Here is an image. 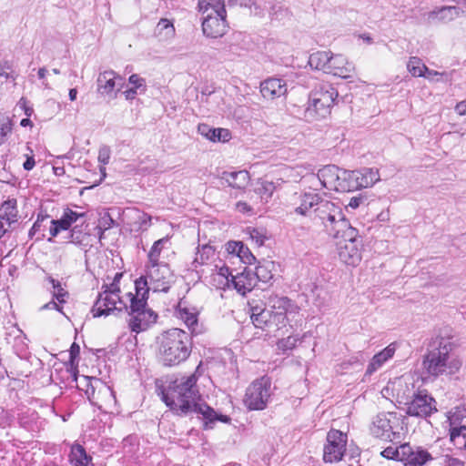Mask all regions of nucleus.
Instances as JSON below:
<instances>
[{"label":"nucleus","mask_w":466,"mask_h":466,"mask_svg":"<svg viewBox=\"0 0 466 466\" xmlns=\"http://www.w3.org/2000/svg\"><path fill=\"white\" fill-rule=\"evenodd\" d=\"M51 283L56 290L54 297L58 300L59 303L65 302V297L67 295V292L65 291L60 283L54 279H51Z\"/></svg>","instance_id":"nucleus-51"},{"label":"nucleus","mask_w":466,"mask_h":466,"mask_svg":"<svg viewBox=\"0 0 466 466\" xmlns=\"http://www.w3.org/2000/svg\"><path fill=\"white\" fill-rule=\"evenodd\" d=\"M102 290L106 291V292L110 291V292L117 293L119 295V293H120L119 284L113 282V281L110 284H104L102 286Z\"/></svg>","instance_id":"nucleus-64"},{"label":"nucleus","mask_w":466,"mask_h":466,"mask_svg":"<svg viewBox=\"0 0 466 466\" xmlns=\"http://www.w3.org/2000/svg\"><path fill=\"white\" fill-rule=\"evenodd\" d=\"M157 315L151 309H147L130 315L128 326L132 331L139 333L154 324L157 321Z\"/></svg>","instance_id":"nucleus-20"},{"label":"nucleus","mask_w":466,"mask_h":466,"mask_svg":"<svg viewBox=\"0 0 466 466\" xmlns=\"http://www.w3.org/2000/svg\"><path fill=\"white\" fill-rule=\"evenodd\" d=\"M247 233L249 235L251 240L258 247L264 244L266 236L261 229L255 228H248Z\"/></svg>","instance_id":"nucleus-47"},{"label":"nucleus","mask_w":466,"mask_h":466,"mask_svg":"<svg viewBox=\"0 0 466 466\" xmlns=\"http://www.w3.org/2000/svg\"><path fill=\"white\" fill-rule=\"evenodd\" d=\"M13 130V121L8 116H0V146L5 143Z\"/></svg>","instance_id":"nucleus-40"},{"label":"nucleus","mask_w":466,"mask_h":466,"mask_svg":"<svg viewBox=\"0 0 466 466\" xmlns=\"http://www.w3.org/2000/svg\"><path fill=\"white\" fill-rule=\"evenodd\" d=\"M332 238L339 239L337 248L339 259L347 265H359L361 261V245L358 230L350 225L349 231L348 228L343 229L338 237Z\"/></svg>","instance_id":"nucleus-6"},{"label":"nucleus","mask_w":466,"mask_h":466,"mask_svg":"<svg viewBox=\"0 0 466 466\" xmlns=\"http://www.w3.org/2000/svg\"><path fill=\"white\" fill-rule=\"evenodd\" d=\"M444 466H465L464 461L451 455L444 456Z\"/></svg>","instance_id":"nucleus-59"},{"label":"nucleus","mask_w":466,"mask_h":466,"mask_svg":"<svg viewBox=\"0 0 466 466\" xmlns=\"http://www.w3.org/2000/svg\"><path fill=\"white\" fill-rule=\"evenodd\" d=\"M401 424V420L396 413H380L373 420L370 431L376 438L396 441L400 439Z\"/></svg>","instance_id":"nucleus-8"},{"label":"nucleus","mask_w":466,"mask_h":466,"mask_svg":"<svg viewBox=\"0 0 466 466\" xmlns=\"http://www.w3.org/2000/svg\"><path fill=\"white\" fill-rule=\"evenodd\" d=\"M215 7H210L207 15L203 18L202 30L203 34L211 38L223 36L228 30V23L226 20L227 12L219 2H217Z\"/></svg>","instance_id":"nucleus-10"},{"label":"nucleus","mask_w":466,"mask_h":466,"mask_svg":"<svg viewBox=\"0 0 466 466\" xmlns=\"http://www.w3.org/2000/svg\"><path fill=\"white\" fill-rule=\"evenodd\" d=\"M157 31L158 35L164 33L165 38H171L175 35L174 25L168 19H161L157 25Z\"/></svg>","instance_id":"nucleus-43"},{"label":"nucleus","mask_w":466,"mask_h":466,"mask_svg":"<svg viewBox=\"0 0 466 466\" xmlns=\"http://www.w3.org/2000/svg\"><path fill=\"white\" fill-rule=\"evenodd\" d=\"M124 85L123 76L114 70H105L96 78V92L104 98L115 99Z\"/></svg>","instance_id":"nucleus-12"},{"label":"nucleus","mask_w":466,"mask_h":466,"mask_svg":"<svg viewBox=\"0 0 466 466\" xmlns=\"http://www.w3.org/2000/svg\"><path fill=\"white\" fill-rule=\"evenodd\" d=\"M298 340L299 339L294 336H289L285 339H281L277 343L278 350L282 352L291 350L296 347Z\"/></svg>","instance_id":"nucleus-45"},{"label":"nucleus","mask_w":466,"mask_h":466,"mask_svg":"<svg viewBox=\"0 0 466 466\" xmlns=\"http://www.w3.org/2000/svg\"><path fill=\"white\" fill-rule=\"evenodd\" d=\"M348 437L339 430H330L327 434V443L323 450L325 462L333 463L342 460L346 451Z\"/></svg>","instance_id":"nucleus-13"},{"label":"nucleus","mask_w":466,"mask_h":466,"mask_svg":"<svg viewBox=\"0 0 466 466\" xmlns=\"http://www.w3.org/2000/svg\"><path fill=\"white\" fill-rule=\"evenodd\" d=\"M401 461L405 466H423L432 460L431 455L420 447L412 448L409 443L401 445Z\"/></svg>","instance_id":"nucleus-18"},{"label":"nucleus","mask_w":466,"mask_h":466,"mask_svg":"<svg viewBox=\"0 0 466 466\" xmlns=\"http://www.w3.org/2000/svg\"><path fill=\"white\" fill-rule=\"evenodd\" d=\"M220 180L232 188L243 190L249 184L250 176L246 170L224 171L220 176Z\"/></svg>","instance_id":"nucleus-24"},{"label":"nucleus","mask_w":466,"mask_h":466,"mask_svg":"<svg viewBox=\"0 0 466 466\" xmlns=\"http://www.w3.org/2000/svg\"><path fill=\"white\" fill-rule=\"evenodd\" d=\"M315 217L324 226L327 233L331 237H338L343 229H349L350 221L345 218L342 208L339 203L320 200L319 206L314 209Z\"/></svg>","instance_id":"nucleus-5"},{"label":"nucleus","mask_w":466,"mask_h":466,"mask_svg":"<svg viewBox=\"0 0 466 466\" xmlns=\"http://www.w3.org/2000/svg\"><path fill=\"white\" fill-rule=\"evenodd\" d=\"M247 0H199L198 1V7L199 11H201L203 14H206L209 10L210 7H215L217 5V2H219L222 6L225 8L226 3L228 5L232 4H239L240 5H247Z\"/></svg>","instance_id":"nucleus-39"},{"label":"nucleus","mask_w":466,"mask_h":466,"mask_svg":"<svg viewBox=\"0 0 466 466\" xmlns=\"http://www.w3.org/2000/svg\"><path fill=\"white\" fill-rule=\"evenodd\" d=\"M355 71V66L342 55L330 54L327 74L341 78H349Z\"/></svg>","instance_id":"nucleus-19"},{"label":"nucleus","mask_w":466,"mask_h":466,"mask_svg":"<svg viewBox=\"0 0 466 466\" xmlns=\"http://www.w3.org/2000/svg\"><path fill=\"white\" fill-rule=\"evenodd\" d=\"M462 12L460 6H443L431 14V18L449 22L460 16Z\"/></svg>","instance_id":"nucleus-33"},{"label":"nucleus","mask_w":466,"mask_h":466,"mask_svg":"<svg viewBox=\"0 0 466 466\" xmlns=\"http://www.w3.org/2000/svg\"><path fill=\"white\" fill-rule=\"evenodd\" d=\"M147 290L143 292L142 297L135 296L133 293H127V299L129 301V306L127 305V313L128 315L135 314L139 311H143L147 309Z\"/></svg>","instance_id":"nucleus-35"},{"label":"nucleus","mask_w":466,"mask_h":466,"mask_svg":"<svg viewBox=\"0 0 466 466\" xmlns=\"http://www.w3.org/2000/svg\"><path fill=\"white\" fill-rule=\"evenodd\" d=\"M270 311L282 313L287 317L288 313L296 312L298 308L287 297H272L269 299Z\"/></svg>","instance_id":"nucleus-27"},{"label":"nucleus","mask_w":466,"mask_h":466,"mask_svg":"<svg viewBox=\"0 0 466 466\" xmlns=\"http://www.w3.org/2000/svg\"><path fill=\"white\" fill-rule=\"evenodd\" d=\"M135 288H136V295L137 297H142L143 292L147 290V293L149 289H151L149 285V280L147 278V275L146 277H140L135 282Z\"/></svg>","instance_id":"nucleus-48"},{"label":"nucleus","mask_w":466,"mask_h":466,"mask_svg":"<svg viewBox=\"0 0 466 466\" xmlns=\"http://www.w3.org/2000/svg\"><path fill=\"white\" fill-rule=\"evenodd\" d=\"M417 393L415 378L411 374H404L389 381L382 389L381 394L385 398H394L400 404L408 401Z\"/></svg>","instance_id":"nucleus-9"},{"label":"nucleus","mask_w":466,"mask_h":466,"mask_svg":"<svg viewBox=\"0 0 466 466\" xmlns=\"http://www.w3.org/2000/svg\"><path fill=\"white\" fill-rule=\"evenodd\" d=\"M191 351V336L181 329H167L156 339V356L163 366L179 365L187 360Z\"/></svg>","instance_id":"nucleus-2"},{"label":"nucleus","mask_w":466,"mask_h":466,"mask_svg":"<svg viewBox=\"0 0 466 466\" xmlns=\"http://www.w3.org/2000/svg\"><path fill=\"white\" fill-rule=\"evenodd\" d=\"M48 224H56L61 231L67 230L71 227V225L68 223L67 219L65 218L64 215H62L61 218L57 220L50 219L48 221Z\"/></svg>","instance_id":"nucleus-58"},{"label":"nucleus","mask_w":466,"mask_h":466,"mask_svg":"<svg viewBox=\"0 0 466 466\" xmlns=\"http://www.w3.org/2000/svg\"><path fill=\"white\" fill-rule=\"evenodd\" d=\"M17 106L24 110L25 114L29 117L34 112V109L32 106L28 105L27 100L25 97L20 98V100L17 103Z\"/></svg>","instance_id":"nucleus-61"},{"label":"nucleus","mask_w":466,"mask_h":466,"mask_svg":"<svg viewBox=\"0 0 466 466\" xmlns=\"http://www.w3.org/2000/svg\"><path fill=\"white\" fill-rule=\"evenodd\" d=\"M462 438L464 441H466V426H460L457 427L455 425H451L450 429V438L451 441L456 445V444H461L459 440L460 438Z\"/></svg>","instance_id":"nucleus-44"},{"label":"nucleus","mask_w":466,"mask_h":466,"mask_svg":"<svg viewBox=\"0 0 466 466\" xmlns=\"http://www.w3.org/2000/svg\"><path fill=\"white\" fill-rule=\"evenodd\" d=\"M300 204L296 208L295 212L305 216L307 212L316 206H319L320 202V198L316 193H304L299 196Z\"/></svg>","instance_id":"nucleus-30"},{"label":"nucleus","mask_w":466,"mask_h":466,"mask_svg":"<svg viewBox=\"0 0 466 466\" xmlns=\"http://www.w3.org/2000/svg\"><path fill=\"white\" fill-rule=\"evenodd\" d=\"M228 250L232 253H236L239 258H242L248 251V248H245L243 244L240 242H229L228 244Z\"/></svg>","instance_id":"nucleus-52"},{"label":"nucleus","mask_w":466,"mask_h":466,"mask_svg":"<svg viewBox=\"0 0 466 466\" xmlns=\"http://www.w3.org/2000/svg\"><path fill=\"white\" fill-rule=\"evenodd\" d=\"M0 217L5 218L12 224L18 220L17 202L15 198H8L0 207Z\"/></svg>","instance_id":"nucleus-32"},{"label":"nucleus","mask_w":466,"mask_h":466,"mask_svg":"<svg viewBox=\"0 0 466 466\" xmlns=\"http://www.w3.org/2000/svg\"><path fill=\"white\" fill-rule=\"evenodd\" d=\"M274 267L273 262L268 261L263 264H259L256 267L255 274L256 281L268 282L273 278L272 268Z\"/></svg>","instance_id":"nucleus-37"},{"label":"nucleus","mask_w":466,"mask_h":466,"mask_svg":"<svg viewBox=\"0 0 466 466\" xmlns=\"http://www.w3.org/2000/svg\"><path fill=\"white\" fill-rule=\"evenodd\" d=\"M396 351V345L395 343H390L389 346H387L385 349H383L379 353L375 354L371 360L370 361L367 370L366 374L371 375L375 371H377L379 369H380L385 362H387L389 360H390Z\"/></svg>","instance_id":"nucleus-25"},{"label":"nucleus","mask_w":466,"mask_h":466,"mask_svg":"<svg viewBox=\"0 0 466 466\" xmlns=\"http://www.w3.org/2000/svg\"><path fill=\"white\" fill-rule=\"evenodd\" d=\"M128 82L133 86L132 88H136L137 90L145 86V79L137 74L131 75L128 78Z\"/></svg>","instance_id":"nucleus-57"},{"label":"nucleus","mask_w":466,"mask_h":466,"mask_svg":"<svg viewBox=\"0 0 466 466\" xmlns=\"http://www.w3.org/2000/svg\"><path fill=\"white\" fill-rule=\"evenodd\" d=\"M231 274L229 268L226 266L216 267V272L212 274V283L218 289H226L231 288Z\"/></svg>","instance_id":"nucleus-28"},{"label":"nucleus","mask_w":466,"mask_h":466,"mask_svg":"<svg viewBox=\"0 0 466 466\" xmlns=\"http://www.w3.org/2000/svg\"><path fill=\"white\" fill-rule=\"evenodd\" d=\"M198 132L212 142H226L230 138V132L226 128H213L207 124H199Z\"/></svg>","instance_id":"nucleus-26"},{"label":"nucleus","mask_w":466,"mask_h":466,"mask_svg":"<svg viewBox=\"0 0 466 466\" xmlns=\"http://www.w3.org/2000/svg\"><path fill=\"white\" fill-rule=\"evenodd\" d=\"M272 395L271 380L263 376L252 381L247 388L243 402L249 410H263Z\"/></svg>","instance_id":"nucleus-7"},{"label":"nucleus","mask_w":466,"mask_h":466,"mask_svg":"<svg viewBox=\"0 0 466 466\" xmlns=\"http://www.w3.org/2000/svg\"><path fill=\"white\" fill-rule=\"evenodd\" d=\"M147 275L154 292H167L173 283V274L167 263L147 266Z\"/></svg>","instance_id":"nucleus-14"},{"label":"nucleus","mask_w":466,"mask_h":466,"mask_svg":"<svg viewBox=\"0 0 466 466\" xmlns=\"http://www.w3.org/2000/svg\"><path fill=\"white\" fill-rule=\"evenodd\" d=\"M84 238L85 235L80 230L76 229V227L71 230L69 236V242L74 243L76 245H82Z\"/></svg>","instance_id":"nucleus-54"},{"label":"nucleus","mask_w":466,"mask_h":466,"mask_svg":"<svg viewBox=\"0 0 466 466\" xmlns=\"http://www.w3.org/2000/svg\"><path fill=\"white\" fill-rule=\"evenodd\" d=\"M236 209L243 214H251L252 213V208L248 205V203L239 201L236 204Z\"/></svg>","instance_id":"nucleus-63"},{"label":"nucleus","mask_w":466,"mask_h":466,"mask_svg":"<svg viewBox=\"0 0 466 466\" xmlns=\"http://www.w3.org/2000/svg\"><path fill=\"white\" fill-rule=\"evenodd\" d=\"M405 405L410 416L427 417L437 411L435 400L426 391L417 392Z\"/></svg>","instance_id":"nucleus-16"},{"label":"nucleus","mask_w":466,"mask_h":466,"mask_svg":"<svg viewBox=\"0 0 466 466\" xmlns=\"http://www.w3.org/2000/svg\"><path fill=\"white\" fill-rule=\"evenodd\" d=\"M167 242H168V238H162L154 242L153 246L151 247V248L147 254L148 262H147V266L161 265L162 264V263H159V257H160V254H161L164 245Z\"/></svg>","instance_id":"nucleus-36"},{"label":"nucleus","mask_w":466,"mask_h":466,"mask_svg":"<svg viewBox=\"0 0 466 466\" xmlns=\"http://www.w3.org/2000/svg\"><path fill=\"white\" fill-rule=\"evenodd\" d=\"M252 320L256 328L266 329L270 328L271 311L270 309H264L260 314H256Z\"/></svg>","instance_id":"nucleus-42"},{"label":"nucleus","mask_w":466,"mask_h":466,"mask_svg":"<svg viewBox=\"0 0 466 466\" xmlns=\"http://www.w3.org/2000/svg\"><path fill=\"white\" fill-rule=\"evenodd\" d=\"M176 312L177 317L184 322L190 330L191 335H198L201 332V327L198 323V312L195 308H188L179 303Z\"/></svg>","instance_id":"nucleus-22"},{"label":"nucleus","mask_w":466,"mask_h":466,"mask_svg":"<svg viewBox=\"0 0 466 466\" xmlns=\"http://www.w3.org/2000/svg\"><path fill=\"white\" fill-rule=\"evenodd\" d=\"M381 456L388 460H394L401 461V445L395 448L392 446L387 447L380 452Z\"/></svg>","instance_id":"nucleus-46"},{"label":"nucleus","mask_w":466,"mask_h":466,"mask_svg":"<svg viewBox=\"0 0 466 466\" xmlns=\"http://www.w3.org/2000/svg\"><path fill=\"white\" fill-rule=\"evenodd\" d=\"M338 97V91L329 83L316 85L310 92L306 116L310 120H319L330 114L331 106Z\"/></svg>","instance_id":"nucleus-4"},{"label":"nucleus","mask_w":466,"mask_h":466,"mask_svg":"<svg viewBox=\"0 0 466 466\" xmlns=\"http://www.w3.org/2000/svg\"><path fill=\"white\" fill-rule=\"evenodd\" d=\"M288 322V319L282 313H276L271 311V319H270V328H276L279 329L282 327H285Z\"/></svg>","instance_id":"nucleus-49"},{"label":"nucleus","mask_w":466,"mask_h":466,"mask_svg":"<svg viewBox=\"0 0 466 466\" xmlns=\"http://www.w3.org/2000/svg\"><path fill=\"white\" fill-rule=\"evenodd\" d=\"M347 191H354L362 187L373 186L380 180V174L377 168L363 167L360 170L348 171Z\"/></svg>","instance_id":"nucleus-17"},{"label":"nucleus","mask_w":466,"mask_h":466,"mask_svg":"<svg viewBox=\"0 0 466 466\" xmlns=\"http://www.w3.org/2000/svg\"><path fill=\"white\" fill-rule=\"evenodd\" d=\"M199 369L200 365L197 367L194 373L183 376L171 382L167 391H162V400L171 410L181 415L190 412L201 414L203 419L206 420L205 425L207 428L208 422H213L218 418L212 408L204 402H199L200 394L197 385Z\"/></svg>","instance_id":"nucleus-1"},{"label":"nucleus","mask_w":466,"mask_h":466,"mask_svg":"<svg viewBox=\"0 0 466 466\" xmlns=\"http://www.w3.org/2000/svg\"><path fill=\"white\" fill-rule=\"evenodd\" d=\"M13 224L5 218L0 217V238L9 231Z\"/></svg>","instance_id":"nucleus-62"},{"label":"nucleus","mask_w":466,"mask_h":466,"mask_svg":"<svg viewBox=\"0 0 466 466\" xmlns=\"http://www.w3.org/2000/svg\"><path fill=\"white\" fill-rule=\"evenodd\" d=\"M330 54L329 51H318L311 54L309 57V66L327 73Z\"/></svg>","instance_id":"nucleus-31"},{"label":"nucleus","mask_w":466,"mask_h":466,"mask_svg":"<svg viewBox=\"0 0 466 466\" xmlns=\"http://www.w3.org/2000/svg\"><path fill=\"white\" fill-rule=\"evenodd\" d=\"M318 179L323 187L329 190L346 192L348 170L340 169L334 165H327L318 172Z\"/></svg>","instance_id":"nucleus-11"},{"label":"nucleus","mask_w":466,"mask_h":466,"mask_svg":"<svg viewBox=\"0 0 466 466\" xmlns=\"http://www.w3.org/2000/svg\"><path fill=\"white\" fill-rule=\"evenodd\" d=\"M407 69L412 76L420 77L425 75L427 66L420 58L411 56L407 63Z\"/></svg>","instance_id":"nucleus-38"},{"label":"nucleus","mask_w":466,"mask_h":466,"mask_svg":"<svg viewBox=\"0 0 466 466\" xmlns=\"http://www.w3.org/2000/svg\"><path fill=\"white\" fill-rule=\"evenodd\" d=\"M69 461L74 466H92V458L86 454V450L80 444L71 447Z\"/></svg>","instance_id":"nucleus-29"},{"label":"nucleus","mask_w":466,"mask_h":466,"mask_svg":"<svg viewBox=\"0 0 466 466\" xmlns=\"http://www.w3.org/2000/svg\"><path fill=\"white\" fill-rule=\"evenodd\" d=\"M215 254L213 247L210 245H203L198 248L196 258L192 262V268L197 269L199 266L208 263Z\"/></svg>","instance_id":"nucleus-34"},{"label":"nucleus","mask_w":466,"mask_h":466,"mask_svg":"<svg viewBox=\"0 0 466 466\" xmlns=\"http://www.w3.org/2000/svg\"><path fill=\"white\" fill-rule=\"evenodd\" d=\"M110 158V150L108 147H102L98 152V161L104 165L107 164Z\"/></svg>","instance_id":"nucleus-60"},{"label":"nucleus","mask_w":466,"mask_h":466,"mask_svg":"<svg viewBox=\"0 0 466 466\" xmlns=\"http://www.w3.org/2000/svg\"><path fill=\"white\" fill-rule=\"evenodd\" d=\"M455 344L449 339L441 338L438 347L430 350L422 360L423 371L430 377L453 375L459 372L462 366L460 356L453 354Z\"/></svg>","instance_id":"nucleus-3"},{"label":"nucleus","mask_w":466,"mask_h":466,"mask_svg":"<svg viewBox=\"0 0 466 466\" xmlns=\"http://www.w3.org/2000/svg\"><path fill=\"white\" fill-rule=\"evenodd\" d=\"M276 187L273 182L268 180H261L258 183L256 192L260 195L262 199L268 200L271 198Z\"/></svg>","instance_id":"nucleus-41"},{"label":"nucleus","mask_w":466,"mask_h":466,"mask_svg":"<svg viewBox=\"0 0 466 466\" xmlns=\"http://www.w3.org/2000/svg\"><path fill=\"white\" fill-rule=\"evenodd\" d=\"M231 288L236 289L239 294L245 295L256 286V278L253 271L245 268L241 273L231 277Z\"/></svg>","instance_id":"nucleus-23"},{"label":"nucleus","mask_w":466,"mask_h":466,"mask_svg":"<svg viewBox=\"0 0 466 466\" xmlns=\"http://www.w3.org/2000/svg\"><path fill=\"white\" fill-rule=\"evenodd\" d=\"M65 218L67 219L68 223L72 225L73 223L76 222L79 218L84 217V213H77L75 212L69 208L66 209L63 213Z\"/></svg>","instance_id":"nucleus-56"},{"label":"nucleus","mask_w":466,"mask_h":466,"mask_svg":"<svg viewBox=\"0 0 466 466\" xmlns=\"http://www.w3.org/2000/svg\"><path fill=\"white\" fill-rule=\"evenodd\" d=\"M95 385H91L92 389H93V392L92 394L95 395V389H98L99 390V392L101 391H104L105 394H107L109 395L110 397L113 396V391L110 390L109 387L104 385L99 380L96 379L95 380ZM93 398H95V396H93Z\"/></svg>","instance_id":"nucleus-55"},{"label":"nucleus","mask_w":466,"mask_h":466,"mask_svg":"<svg viewBox=\"0 0 466 466\" xmlns=\"http://www.w3.org/2000/svg\"><path fill=\"white\" fill-rule=\"evenodd\" d=\"M287 92V84L280 78H268L260 84V93L268 100L284 96Z\"/></svg>","instance_id":"nucleus-21"},{"label":"nucleus","mask_w":466,"mask_h":466,"mask_svg":"<svg viewBox=\"0 0 466 466\" xmlns=\"http://www.w3.org/2000/svg\"><path fill=\"white\" fill-rule=\"evenodd\" d=\"M127 310V301L120 298L117 293L103 291L99 293L98 298L93 307L94 317L108 315L114 310Z\"/></svg>","instance_id":"nucleus-15"},{"label":"nucleus","mask_w":466,"mask_h":466,"mask_svg":"<svg viewBox=\"0 0 466 466\" xmlns=\"http://www.w3.org/2000/svg\"><path fill=\"white\" fill-rule=\"evenodd\" d=\"M449 420L451 425H456L457 421L466 415V410L457 407L454 411L450 412Z\"/></svg>","instance_id":"nucleus-53"},{"label":"nucleus","mask_w":466,"mask_h":466,"mask_svg":"<svg viewBox=\"0 0 466 466\" xmlns=\"http://www.w3.org/2000/svg\"><path fill=\"white\" fill-rule=\"evenodd\" d=\"M48 221H49L48 216H43V217L38 216L36 221L34 223L33 227L30 229L29 235L33 236V235L41 233L42 228L46 227L45 222L48 223Z\"/></svg>","instance_id":"nucleus-50"}]
</instances>
